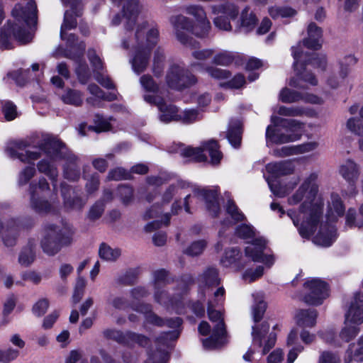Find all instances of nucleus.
<instances>
[{
	"label": "nucleus",
	"mask_w": 363,
	"mask_h": 363,
	"mask_svg": "<svg viewBox=\"0 0 363 363\" xmlns=\"http://www.w3.org/2000/svg\"><path fill=\"white\" fill-rule=\"evenodd\" d=\"M132 1L133 2V7L128 2L123 8L127 37L123 39L122 46L125 49L135 50V55L130 60V63L133 71L139 74L144 72L147 67L150 48L157 44L159 32L155 28L147 30V23L144 21H138V16L140 11V6L138 4V0Z\"/></svg>",
	"instance_id": "f257e3e1"
},
{
	"label": "nucleus",
	"mask_w": 363,
	"mask_h": 363,
	"mask_svg": "<svg viewBox=\"0 0 363 363\" xmlns=\"http://www.w3.org/2000/svg\"><path fill=\"white\" fill-rule=\"evenodd\" d=\"M316 179L317 174H311L287 199L291 206L300 203L298 211L289 210L286 214L298 228L301 236L305 238H309L314 233L323 213V203L316 200Z\"/></svg>",
	"instance_id": "f03ea898"
},
{
	"label": "nucleus",
	"mask_w": 363,
	"mask_h": 363,
	"mask_svg": "<svg viewBox=\"0 0 363 363\" xmlns=\"http://www.w3.org/2000/svg\"><path fill=\"white\" fill-rule=\"evenodd\" d=\"M184 11L195 18L194 23L189 18L182 15L172 16L170 21L177 40L183 45L195 47L189 34L201 38L208 35L211 28V23L204 9L200 5H188L185 6Z\"/></svg>",
	"instance_id": "7ed1b4c3"
},
{
	"label": "nucleus",
	"mask_w": 363,
	"mask_h": 363,
	"mask_svg": "<svg viewBox=\"0 0 363 363\" xmlns=\"http://www.w3.org/2000/svg\"><path fill=\"white\" fill-rule=\"evenodd\" d=\"M36 11V4L33 1H28L25 9L19 4L15 5L11 11L14 25L11 26V23L8 22L6 31L0 33L2 47L6 49L11 48L8 39L11 35L21 43H27L30 41L32 37L27 28L35 24Z\"/></svg>",
	"instance_id": "20e7f679"
},
{
	"label": "nucleus",
	"mask_w": 363,
	"mask_h": 363,
	"mask_svg": "<svg viewBox=\"0 0 363 363\" xmlns=\"http://www.w3.org/2000/svg\"><path fill=\"white\" fill-rule=\"evenodd\" d=\"M301 44L292 48V54L294 58V67L296 71V77L290 79L289 85L296 88L303 89L306 82L310 85L315 86L318 83L315 77L310 72V66L325 70L327 65L326 57L324 55L313 54L308 62L305 61V57L302 51H300Z\"/></svg>",
	"instance_id": "39448f33"
},
{
	"label": "nucleus",
	"mask_w": 363,
	"mask_h": 363,
	"mask_svg": "<svg viewBox=\"0 0 363 363\" xmlns=\"http://www.w3.org/2000/svg\"><path fill=\"white\" fill-rule=\"evenodd\" d=\"M74 233L72 226L69 224L62 226L48 225L41 240L43 252L48 255H56L63 247L72 242Z\"/></svg>",
	"instance_id": "423d86ee"
},
{
	"label": "nucleus",
	"mask_w": 363,
	"mask_h": 363,
	"mask_svg": "<svg viewBox=\"0 0 363 363\" xmlns=\"http://www.w3.org/2000/svg\"><path fill=\"white\" fill-rule=\"evenodd\" d=\"M272 120L277 126V123L284 128L286 133L281 131L279 127L269 125L266 130V140L267 145L269 143L283 144L295 141L300 138L303 128V125L296 120H289L272 117Z\"/></svg>",
	"instance_id": "0eeeda50"
},
{
	"label": "nucleus",
	"mask_w": 363,
	"mask_h": 363,
	"mask_svg": "<svg viewBox=\"0 0 363 363\" xmlns=\"http://www.w3.org/2000/svg\"><path fill=\"white\" fill-rule=\"evenodd\" d=\"M41 149L46 152L50 160L45 159L40 160L38 163L37 167L40 172L49 177L52 182V186L55 189L58 175L55 162L62 156L63 144L57 140L48 139L45 141L43 146L41 147Z\"/></svg>",
	"instance_id": "6e6552de"
},
{
	"label": "nucleus",
	"mask_w": 363,
	"mask_h": 363,
	"mask_svg": "<svg viewBox=\"0 0 363 363\" xmlns=\"http://www.w3.org/2000/svg\"><path fill=\"white\" fill-rule=\"evenodd\" d=\"M269 325L267 322L252 327V343L251 347L243 355L244 360L252 361L253 354L257 349H262V355H264L275 345L276 335L274 333H268Z\"/></svg>",
	"instance_id": "1a4fd4ad"
},
{
	"label": "nucleus",
	"mask_w": 363,
	"mask_h": 363,
	"mask_svg": "<svg viewBox=\"0 0 363 363\" xmlns=\"http://www.w3.org/2000/svg\"><path fill=\"white\" fill-rule=\"evenodd\" d=\"M30 206L35 211L40 213L52 211L53 201L50 198L52 191L45 178H40L38 183L32 182L29 187Z\"/></svg>",
	"instance_id": "9d476101"
},
{
	"label": "nucleus",
	"mask_w": 363,
	"mask_h": 363,
	"mask_svg": "<svg viewBox=\"0 0 363 363\" xmlns=\"http://www.w3.org/2000/svg\"><path fill=\"white\" fill-rule=\"evenodd\" d=\"M205 152H208L211 157V163L217 164L222 159V153L219 150V147L216 140H211L204 143L201 147H188L182 150V155L186 157H190L197 162H203L207 160V156Z\"/></svg>",
	"instance_id": "9b49d317"
},
{
	"label": "nucleus",
	"mask_w": 363,
	"mask_h": 363,
	"mask_svg": "<svg viewBox=\"0 0 363 363\" xmlns=\"http://www.w3.org/2000/svg\"><path fill=\"white\" fill-rule=\"evenodd\" d=\"M214 303L209 301L207 308L208 318L216 324L214 326L211 337L203 340V343L206 347H217L222 345L223 343V338L226 333L222 315L219 311L214 310Z\"/></svg>",
	"instance_id": "f8f14e48"
},
{
	"label": "nucleus",
	"mask_w": 363,
	"mask_h": 363,
	"mask_svg": "<svg viewBox=\"0 0 363 363\" xmlns=\"http://www.w3.org/2000/svg\"><path fill=\"white\" fill-rule=\"evenodd\" d=\"M196 82L194 75L177 64L172 65L167 72L166 82L172 89L180 90L195 84Z\"/></svg>",
	"instance_id": "ddd939ff"
},
{
	"label": "nucleus",
	"mask_w": 363,
	"mask_h": 363,
	"mask_svg": "<svg viewBox=\"0 0 363 363\" xmlns=\"http://www.w3.org/2000/svg\"><path fill=\"white\" fill-rule=\"evenodd\" d=\"M305 294L303 300L311 305H319L328 296L326 283L319 279L312 278L303 285Z\"/></svg>",
	"instance_id": "4468645a"
},
{
	"label": "nucleus",
	"mask_w": 363,
	"mask_h": 363,
	"mask_svg": "<svg viewBox=\"0 0 363 363\" xmlns=\"http://www.w3.org/2000/svg\"><path fill=\"white\" fill-rule=\"evenodd\" d=\"M144 99L149 104H155L160 111V120L165 123L179 120V110L173 104L166 102L160 96L146 94Z\"/></svg>",
	"instance_id": "2eb2a0df"
},
{
	"label": "nucleus",
	"mask_w": 363,
	"mask_h": 363,
	"mask_svg": "<svg viewBox=\"0 0 363 363\" xmlns=\"http://www.w3.org/2000/svg\"><path fill=\"white\" fill-rule=\"evenodd\" d=\"M133 308L145 315V324H151L155 326L162 327L167 325L169 328H176L181 325L182 320L179 318L164 320L159 317L152 311V306L147 303H141L138 306H133Z\"/></svg>",
	"instance_id": "dca6fc26"
},
{
	"label": "nucleus",
	"mask_w": 363,
	"mask_h": 363,
	"mask_svg": "<svg viewBox=\"0 0 363 363\" xmlns=\"http://www.w3.org/2000/svg\"><path fill=\"white\" fill-rule=\"evenodd\" d=\"M62 4L69 7V10H67L64 15V21L61 26L60 35L64 38L65 30L72 29L77 26L76 17L82 15V5L79 0H61Z\"/></svg>",
	"instance_id": "f3484780"
},
{
	"label": "nucleus",
	"mask_w": 363,
	"mask_h": 363,
	"mask_svg": "<svg viewBox=\"0 0 363 363\" xmlns=\"http://www.w3.org/2000/svg\"><path fill=\"white\" fill-rule=\"evenodd\" d=\"M266 245V241L263 238H256L245 248V255L254 262L264 263L271 267L274 263V258L271 255H264L263 250Z\"/></svg>",
	"instance_id": "a211bd4d"
},
{
	"label": "nucleus",
	"mask_w": 363,
	"mask_h": 363,
	"mask_svg": "<svg viewBox=\"0 0 363 363\" xmlns=\"http://www.w3.org/2000/svg\"><path fill=\"white\" fill-rule=\"evenodd\" d=\"M279 99L283 103H294L298 101H303L307 103L319 104L323 100L313 94H301L298 91L291 90L288 88H284L281 90Z\"/></svg>",
	"instance_id": "6ab92c4d"
},
{
	"label": "nucleus",
	"mask_w": 363,
	"mask_h": 363,
	"mask_svg": "<svg viewBox=\"0 0 363 363\" xmlns=\"http://www.w3.org/2000/svg\"><path fill=\"white\" fill-rule=\"evenodd\" d=\"M346 323L361 325L363 323V294H356L345 313Z\"/></svg>",
	"instance_id": "aec40b11"
},
{
	"label": "nucleus",
	"mask_w": 363,
	"mask_h": 363,
	"mask_svg": "<svg viewBox=\"0 0 363 363\" xmlns=\"http://www.w3.org/2000/svg\"><path fill=\"white\" fill-rule=\"evenodd\" d=\"M337 235L334 225L321 224L318 233L313 237V242L321 247L330 246L337 239Z\"/></svg>",
	"instance_id": "412c9836"
},
{
	"label": "nucleus",
	"mask_w": 363,
	"mask_h": 363,
	"mask_svg": "<svg viewBox=\"0 0 363 363\" xmlns=\"http://www.w3.org/2000/svg\"><path fill=\"white\" fill-rule=\"evenodd\" d=\"M19 230L20 226L15 219H10L4 223L0 221V234L5 245L13 246L16 244Z\"/></svg>",
	"instance_id": "4be33fe9"
},
{
	"label": "nucleus",
	"mask_w": 363,
	"mask_h": 363,
	"mask_svg": "<svg viewBox=\"0 0 363 363\" xmlns=\"http://www.w3.org/2000/svg\"><path fill=\"white\" fill-rule=\"evenodd\" d=\"M356 59L353 56H347L344 62L340 63V70L337 74L333 73L328 77L327 84L332 88H337L340 83L345 79L349 73V64H355Z\"/></svg>",
	"instance_id": "5701e85b"
},
{
	"label": "nucleus",
	"mask_w": 363,
	"mask_h": 363,
	"mask_svg": "<svg viewBox=\"0 0 363 363\" xmlns=\"http://www.w3.org/2000/svg\"><path fill=\"white\" fill-rule=\"evenodd\" d=\"M303 45L311 50H318L322 45V30L314 23L308 27V38L303 41Z\"/></svg>",
	"instance_id": "b1692460"
},
{
	"label": "nucleus",
	"mask_w": 363,
	"mask_h": 363,
	"mask_svg": "<svg viewBox=\"0 0 363 363\" xmlns=\"http://www.w3.org/2000/svg\"><path fill=\"white\" fill-rule=\"evenodd\" d=\"M194 196L198 199L202 198L206 201V208L213 216H216L218 214L220 206L216 191L198 190L195 191Z\"/></svg>",
	"instance_id": "393cba45"
},
{
	"label": "nucleus",
	"mask_w": 363,
	"mask_h": 363,
	"mask_svg": "<svg viewBox=\"0 0 363 363\" xmlns=\"http://www.w3.org/2000/svg\"><path fill=\"white\" fill-rule=\"evenodd\" d=\"M81 47L82 52L79 54L74 56L67 54L65 56L75 61V73L77 75L78 79L82 84H86L91 77V73L86 62L81 60L85 45H82Z\"/></svg>",
	"instance_id": "a878e982"
},
{
	"label": "nucleus",
	"mask_w": 363,
	"mask_h": 363,
	"mask_svg": "<svg viewBox=\"0 0 363 363\" xmlns=\"http://www.w3.org/2000/svg\"><path fill=\"white\" fill-rule=\"evenodd\" d=\"M62 194L64 198V205L67 210H80L85 202L74 195V191L64 184H62Z\"/></svg>",
	"instance_id": "bb28decb"
},
{
	"label": "nucleus",
	"mask_w": 363,
	"mask_h": 363,
	"mask_svg": "<svg viewBox=\"0 0 363 363\" xmlns=\"http://www.w3.org/2000/svg\"><path fill=\"white\" fill-rule=\"evenodd\" d=\"M298 334L297 329H293L288 335L286 344L291 347L287 357L288 363H293L298 354L303 350V347L298 344Z\"/></svg>",
	"instance_id": "cd10ccee"
},
{
	"label": "nucleus",
	"mask_w": 363,
	"mask_h": 363,
	"mask_svg": "<svg viewBox=\"0 0 363 363\" xmlns=\"http://www.w3.org/2000/svg\"><path fill=\"white\" fill-rule=\"evenodd\" d=\"M318 146V143L317 142H308L296 146L283 147L280 150L276 151V154L281 157L303 154L313 151Z\"/></svg>",
	"instance_id": "c85d7f7f"
},
{
	"label": "nucleus",
	"mask_w": 363,
	"mask_h": 363,
	"mask_svg": "<svg viewBox=\"0 0 363 363\" xmlns=\"http://www.w3.org/2000/svg\"><path fill=\"white\" fill-rule=\"evenodd\" d=\"M339 172L345 180L354 184L359 176V168L354 161L347 160L340 166Z\"/></svg>",
	"instance_id": "c756f323"
},
{
	"label": "nucleus",
	"mask_w": 363,
	"mask_h": 363,
	"mask_svg": "<svg viewBox=\"0 0 363 363\" xmlns=\"http://www.w3.org/2000/svg\"><path fill=\"white\" fill-rule=\"evenodd\" d=\"M167 277V272L164 269L157 270L153 273L152 288L154 290V299L157 303L166 302V299L160 298V289L164 287Z\"/></svg>",
	"instance_id": "7c9ffc66"
},
{
	"label": "nucleus",
	"mask_w": 363,
	"mask_h": 363,
	"mask_svg": "<svg viewBox=\"0 0 363 363\" xmlns=\"http://www.w3.org/2000/svg\"><path fill=\"white\" fill-rule=\"evenodd\" d=\"M317 316V312L313 309H301L296 312L295 318L298 326L307 328L315 325Z\"/></svg>",
	"instance_id": "2f4dec72"
},
{
	"label": "nucleus",
	"mask_w": 363,
	"mask_h": 363,
	"mask_svg": "<svg viewBox=\"0 0 363 363\" xmlns=\"http://www.w3.org/2000/svg\"><path fill=\"white\" fill-rule=\"evenodd\" d=\"M294 165L291 161L269 163L267 165V171L274 177H279L291 174L294 170Z\"/></svg>",
	"instance_id": "473e14b6"
},
{
	"label": "nucleus",
	"mask_w": 363,
	"mask_h": 363,
	"mask_svg": "<svg viewBox=\"0 0 363 363\" xmlns=\"http://www.w3.org/2000/svg\"><path fill=\"white\" fill-rule=\"evenodd\" d=\"M227 138L234 147H238L242 140V123L239 120L231 121L227 132Z\"/></svg>",
	"instance_id": "72a5a7b5"
},
{
	"label": "nucleus",
	"mask_w": 363,
	"mask_h": 363,
	"mask_svg": "<svg viewBox=\"0 0 363 363\" xmlns=\"http://www.w3.org/2000/svg\"><path fill=\"white\" fill-rule=\"evenodd\" d=\"M353 361H363V336H361L359 338L357 345H350L347 350L346 351L345 362L346 363H351Z\"/></svg>",
	"instance_id": "f704fd0d"
},
{
	"label": "nucleus",
	"mask_w": 363,
	"mask_h": 363,
	"mask_svg": "<svg viewBox=\"0 0 363 363\" xmlns=\"http://www.w3.org/2000/svg\"><path fill=\"white\" fill-rule=\"evenodd\" d=\"M345 212V207L338 195L333 194L331 202L328 206L327 219L329 222L335 221L338 217L342 216Z\"/></svg>",
	"instance_id": "c9c22d12"
},
{
	"label": "nucleus",
	"mask_w": 363,
	"mask_h": 363,
	"mask_svg": "<svg viewBox=\"0 0 363 363\" xmlns=\"http://www.w3.org/2000/svg\"><path fill=\"white\" fill-rule=\"evenodd\" d=\"M210 9L213 14L223 13L232 20L236 18L239 13L238 8L235 4L229 2L222 4L211 5Z\"/></svg>",
	"instance_id": "e433bc0d"
},
{
	"label": "nucleus",
	"mask_w": 363,
	"mask_h": 363,
	"mask_svg": "<svg viewBox=\"0 0 363 363\" xmlns=\"http://www.w3.org/2000/svg\"><path fill=\"white\" fill-rule=\"evenodd\" d=\"M361 119L351 118L347 121V128L355 135L361 137L359 139V147L363 150V107L359 111Z\"/></svg>",
	"instance_id": "4c0bfd02"
},
{
	"label": "nucleus",
	"mask_w": 363,
	"mask_h": 363,
	"mask_svg": "<svg viewBox=\"0 0 363 363\" xmlns=\"http://www.w3.org/2000/svg\"><path fill=\"white\" fill-rule=\"evenodd\" d=\"M255 303L252 307V313L253 319L255 322L259 321L265 312L267 304L264 301L262 293L256 292L252 294Z\"/></svg>",
	"instance_id": "58836bf2"
},
{
	"label": "nucleus",
	"mask_w": 363,
	"mask_h": 363,
	"mask_svg": "<svg viewBox=\"0 0 363 363\" xmlns=\"http://www.w3.org/2000/svg\"><path fill=\"white\" fill-rule=\"evenodd\" d=\"M225 208L228 215L231 217L232 220H224L222 222L223 225H230L245 220V217L244 214L239 210L233 200L229 199L228 201Z\"/></svg>",
	"instance_id": "ea45409f"
},
{
	"label": "nucleus",
	"mask_w": 363,
	"mask_h": 363,
	"mask_svg": "<svg viewBox=\"0 0 363 363\" xmlns=\"http://www.w3.org/2000/svg\"><path fill=\"white\" fill-rule=\"evenodd\" d=\"M345 325L340 332V338L345 342H348L353 340L359 332V325H356L354 323H346V318H345Z\"/></svg>",
	"instance_id": "a19ab883"
},
{
	"label": "nucleus",
	"mask_w": 363,
	"mask_h": 363,
	"mask_svg": "<svg viewBox=\"0 0 363 363\" xmlns=\"http://www.w3.org/2000/svg\"><path fill=\"white\" fill-rule=\"evenodd\" d=\"M77 158L75 156H71L65 166V177L69 180L75 181L79 178L80 170L77 165Z\"/></svg>",
	"instance_id": "79ce46f5"
},
{
	"label": "nucleus",
	"mask_w": 363,
	"mask_h": 363,
	"mask_svg": "<svg viewBox=\"0 0 363 363\" xmlns=\"http://www.w3.org/2000/svg\"><path fill=\"white\" fill-rule=\"evenodd\" d=\"M165 55L161 48L155 50L153 57L152 72L156 77H160L164 67Z\"/></svg>",
	"instance_id": "37998d69"
},
{
	"label": "nucleus",
	"mask_w": 363,
	"mask_h": 363,
	"mask_svg": "<svg viewBox=\"0 0 363 363\" xmlns=\"http://www.w3.org/2000/svg\"><path fill=\"white\" fill-rule=\"evenodd\" d=\"M240 257V251L237 248L232 247L225 250L223 257L220 259V264L225 267H229L236 264Z\"/></svg>",
	"instance_id": "c03bdc74"
},
{
	"label": "nucleus",
	"mask_w": 363,
	"mask_h": 363,
	"mask_svg": "<svg viewBox=\"0 0 363 363\" xmlns=\"http://www.w3.org/2000/svg\"><path fill=\"white\" fill-rule=\"evenodd\" d=\"M99 256L101 259L114 262L121 256V250L118 248H112L106 244H101L99 250Z\"/></svg>",
	"instance_id": "a18cd8bd"
},
{
	"label": "nucleus",
	"mask_w": 363,
	"mask_h": 363,
	"mask_svg": "<svg viewBox=\"0 0 363 363\" xmlns=\"http://www.w3.org/2000/svg\"><path fill=\"white\" fill-rule=\"evenodd\" d=\"M201 282L208 286H217L219 284V278L216 269L208 268L200 278Z\"/></svg>",
	"instance_id": "49530a36"
},
{
	"label": "nucleus",
	"mask_w": 363,
	"mask_h": 363,
	"mask_svg": "<svg viewBox=\"0 0 363 363\" xmlns=\"http://www.w3.org/2000/svg\"><path fill=\"white\" fill-rule=\"evenodd\" d=\"M248 8H245L242 12L241 16V27L244 29L245 32L252 30L257 21L255 14L252 13L248 14Z\"/></svg>",
	"instance_id": "de8ad7c7"
},
{
	"label": "nucleus",
	"mask_w": 363,
	"mask_h": 363,
	"mask_svg": "<svg viewBox=\"0 0 363 363\" xmlns=\"http://www.w3.org/2000/svg\"><path fill=\"white\" fill-rule=\"evenodd\" d=\"M61 99L65 104L79 106L82 103V94L79 91L68 89L62 95Z\"/></svg>",
	"instance_id": "09e8293b"
},
{
	"label": "nucleus",
	"mask_w": 363,
	"mask_h": 363,
	"mask_svg": "<svg viewBox=\"0 0 363 363\" xmlns=\"http://www.w3.org/2000/svg\"><path fill=\"white\" fill-rule=\"evenodd\" d=\"M298 179H296L291 186L287 188L286 186H282L280 184H279L277 181L272 180L270 179H267L268 184L270 187L271 191L274 194L277 195L279 197H283L286 194H288L290 189H292L298 183Z\"/></svg>",
	"instance_id": "8fccbe9b"
},
{
	"label": "nucleus",
	"mask_w": 363,
	"mask_h": 363,
	"mask_svg": "<svg viewBox=\"0 0 363 363\" xmlns=\"http://www.w3.org/2000/svg\"><path fill=\"white\" fill-rule=\"evenodd\" d=\"M269 13L273 18H277L294 16L296 11L290 7L272 6L269 9Z\"/></svg>",
	"instance_id": "3c124183"
},
{
	"label": "nucleus",
	"mask_w": 363,
	"mask_h": 363,
	"mask_svg": "<svg viewBox=\"0 0 363 363\" xmlns=\"http://www.w3.org/2000/svg\"><path fill=\"white\" fill-rule=\"evenodd\" d=\"M35 253L33 245L25 247L18 257V262L22 266L27 267L35 259Z\"/></svg>",
	"instance_id": "603ef678"
},
{
	"label": "nucleus",
	"mask_w": 363,
	"mask_h": 363,
	"mask_svg": "<svg viewBox=\"0 0 363 363\" xmlns=\"http://www.w3.org/2000/svg\"><path fill=\"white\" fill-rule=\"evenodd\" d=\"M179 120L177 121L185 124L194 123L201 118L199 113L194 109H186L181 112L179 111Z\"/></svg>",
	"instance_id": "864d4df0"
},
{
	"label": "nucleus",
	"mask_w": 363,
	"mask_h": 363,
	"mask_svg": "<svg viewBox=\"0 0 363 363\" xmlns=\"http://www.w3.org/2000/svg\"><path fill=\"white\" fill-rule=\"evenodd\" d=\"M277 113L284 116H300L305 113L303 108L299 106L286 107L281 106L278 108Z\"/></svg>",
	"instance_id": "5fc2aeb1"
},
{
	"label": "nucleus",
	"mask_w": 363,
	"mask_h": 363,
	"mask_svg": "<svg viewBox=\"0 0 363 363\" xmlns=\"http://www.w3.org/2000/svg\"><path fill=\"white\" fill-rule=\"evenodd\" d=\"M108 180H121V179H132L131 172L125 170L123 168L118 167L111 169L107 176Z\"/></svg>",
	"instance_id": "6e6d98bb"
},
{
	"label": "nucleus",
	"mask_w": 363,
	"mask_h": 363,
	"mask_svg": "<svg viewBox=\"0 0 363 363\" xmlns=\"http://www.w3.org/2000/svg\"><path fill=\"white\" fill-rule=\"evenodd\" d=\"M206 247L204 240H198L192 242L186 250L185 253L190 256H197L203 252Z\"/></svg>",
	"instance_id": "4d7b16f0"
},
{
	"label": "nucleus",
	"mask_w": 363,
	"mask_h": 363,
	"mask_svg": "<svg viewBox=\"0 0 363 363\" xmlns=\"http://www.w3.org/2000/svg\"><path fill=\"white\" fill-rule=\"evenodd\" d=\"M19 355L18 350L8 348L6 350H0V362L10 363L15 360Z\"/></svg>",
	"instance_id": "13d9d810"
},
{
	"label": "nucleus",
	"mask_w": 363,
	"mask_h": 363,
	"mask_svg": "<svg viewBox=\"0 0 363 363\" xmlns=\"http://www.w3.org/2000/svg\"><path fill=\"white\" fill-rule=\"evenodd\" d=\"M233 61V55L227 51L218 53L213 57L214 64L221 66H228Z\"/></svg>",
	"instance_id": "bf43d9fd"
},
{
	"label": "nucleus",
	"mask_w": 363,
	"mask_h": 363,
	"mask_svg": "<svg viewBox=\"0 0 363 363\" xmlns=\"http://www.w3.org/2000/svg\"><path fill=\"white\" fill-rule=\"evenodd\" d=\"M35 169L33 166H28L24 168L18 175V183L19 185L26 184L35 175Z\"/></svg>",
	"instance_id": "052dcab7"
},
{
	"label": "nucleus",
	"mask_w": 363,
	"mask_h": 363,
	"mask_svg": "<svg viewBox=\"0 0 363 363\" xmlns=\"http://www.w3.org/2000/svg\"><path fill=\"white\" fill-rule=\"evenodd\" d=\"M140 82L146 91L153 93L152 94H150V95L156 96L155 93L157 91L158 86L151 76L148 74L142 76L140 79Z\"/></svg>",
	"instance_id": "680f3d73"
},
{
	"label": "nucleus",
	"mask_w": 363,
	"mask_h": 363,
	"mask_svg": "<svg viewBox=\"0 0 363 363\" xmlns=\"http://www.w3.org/2000/svg\"><path fill=\"white\" fill-rule=\"evenodd\" d=\"M264 273V267L262 266L257 267L255 269H247L242 275L245 281L250 283L259 279Z\"/></svg>",
	"instance_id": "e2e57ef3"
},
{
	"label": "nucleus",
	"mask_w": 363,
	"mask_h": 363,
	"mask_svg": "<svg viewBox=\"0 0 363 363\" xmlns=\"http://www.w3.org/2000/svg\"><path fill=\"white\" fill-rule=\"evenodd\" d=\"M235 233L238 236L247 239L255 236V230L250 225H241L236 228Z\"/></svg>",
	"instance_id": "0e129e2a"
},
{
	"label": "nucleus",
	"mask_w": 363,
	"mask_h": 363,
	"mask_svg": "<svg viewBox=\"0 0 363 363\" xmlns=\"http://www.w3.org/2000/svg\"><path fill=\"white\" fill-rule=\"evenodd\" d=\"M110 129V123L102 117L99 116H96L95 125L89 126L88 130L100 133L103 131H107Z\"/></svg>",
	"instance_id": "69168bd1"
},
{
	"label": "nucleus",
	"mask_w": 363,
	"mask_h": 363,
	"mask_svg": "<svg viewBox=\"0 0 363 363\" xmlns=\"http://www.w3.org/2000/svg\"><path fill=\"white\" fill-rule=\"evenodd\" d=\"M48 307L49 302L48 299L42 298L34 304L33 307V312L35 315L40 317L46 313Z\"/></svg>",
	"instance_id": "338daca9"
},
{
	"label": "nucleus",
	"mask_w": 363,
	"mask_h": 363,
	"mask_svg": "<svg viewBox=\"0 0 363 363\" xmlns=\"http://www.w3.org/2000/svg\"><path fill=\"white\" fill-rule=\"evenodd\" d=\"M2 110L7 121H12L17 116L16 107L13 103L10 101H6L4 103Z\"/></svg>",
	"instance_id": "774afa93"
}]
</instances>
